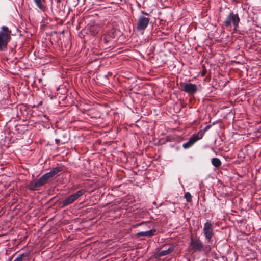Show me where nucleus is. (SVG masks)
I'll return each mask as SVG.
<instances>
[{
	"label": "nucleus",
	"mask_w": 261,
	"mask_h": 261,
	"mask_svg": "<svg viewBox=\"0 0 261 261\" xmlns=\"http://www.w3.org/2000/svg\"><path fill=\"white\" fill-rule=\"evenodd\" d=\"M30 254V251H26L19 255L13 261H25Z\"/></svg>",
	"instance_id": "obj_11"
},
{
	"label": "nucleus",
	"mask_w": 261,
	"mask_h": 261,
	"mask_svg": "<svg viewBox=\"0 0 261 261\" xmlns=\"http://www.w3.org/2000/svg\"><path fill=\"white\" fill-rule=\"evenodd\" d=\"M42 0H34L36 6L42 11H44L45 10V7L42 4Z\"/></svg>",
	"instance_id": "obj_13"
},
{
	"label": "nucleus",
	"mask_w": 261,
	"mask_h": 261,
	"mask_svg": "<svg viewBox=\"0 0 261 261\" xmlns=\"http://www.w3.org/2000/svg\"><path fill=\"white\" fill-rule=\"evenodd\" d=\"M190 247L194 252L200 251L203 248V244L199 240H194L191 238Z\"/></svg>",
	"instance_id": "obj_7"
},
{
	"label": "nucleus",
	"mask_w": 261,
	"mask_h": 261,
	"mask_svg": "<svg viewBox=\"0 0 261 261\" xmlns=\"http://www.w3.org/2000/svg\"><path fill=\"white\" fill-rule=\"evenodd\" d=\"M46 182L47 181L46 179L43 177V176H42L37 181L32 182L30 184V189L32 190H35L37 189L38 188L44 185Z\"/></svg>",
	"instance_id": "obj_9"
},
{
	"label": "nucleus",
	"mask_w": 261,
	"mask_h": 261,
	"mask_svg": "<svg viewBox=\"0 0 261 261\" xmlns=\"http://www.w3.org/2000/svg\"><path fill=\"white\" fill-rule=\"evenodd\" d=\"M239 22L240 18L238 14L237 13L235 14L231 11L226 17L224 22V24L227 27H230L232 24L234 29H236L238 27Z\"/></svg>",
	"instance_id": "obj_2"
},
{
	"label": "nucleus",
	"mask_w": 261,
	"mask_h": 261,
	"mask_svg": "<svg viewBox=\"0 0 261 261\" xmlns=\"http://www.w3.org/2000/svg\"><path fill=\"white\" fill-rule=\"evenodd\" d=\"M185 197L188 202H189L191 201L192 196L189 192H188L185 193Z\"/></svg>",
	"instance_id": "obj_18"
},
{
	"label": "nucleus",
	"mask_w": 261,
	"mask_h": 261,
	"mask_svg": "<svg viewBox=\"0 0 261 261\" xmlns=\"http://www.w3.org/2000/svg\"><path fill=\"white\" fill-rule=\"evenodd\" d=\"M203 233L205 239L210 242L214 234L213 225L211 222L207 220L204 224Z\"/></svg>",
	"instance_id": "obj_4"
},
{
	"label": "nucleus",
	"mask_w": 261,
	"mask_h": 261,
	"mask_svg": "<svg viewBox=\"0 0 261 261\" xmlns=\"http://www.w3.org/2000/svg\"><path fill=\"white\" fill-rule=\"evenodd\" d=\"M201 134L202 133L193 134L187 142L183 144V148L188 149L192 146L196 141L201 139Z\"/></svg>",
	"instance_id": "obj_5"
},
{
	"label": "nucleus",
	"mask_w": 261,
	"mask_h": 261,
	"mask_svg": "<svg viewBox=\"0 0 261 261\" xmlns=\"http://www.w3.org/2000/svg\"><path fill=\"white\" fill-rule=\"evenodd\" d=\"M43 177L46 179V180L47 181V180L50 179V178H52L54 176L53 173H51V171L47 172L44 174L43 175Z\"/></svg>",
	"instance_id": "obj_16"
},
{
	"label": "nucleus",
	"mask_w": 261,
	"mask_h": 261,
	"mask_svg": "<svg viewBox=\"0 0 261 261\" xmlns=\"http://www.w3.org/2000/svg\"><path fill=\"white\" fill-rule=\"evenodd\" d=\"M55 141H56V143H57V144H59V142H60V140H59V139H56L55 140Z\"/></svg>",
	"instance_id": "obj_19"
},
{
	"label": "nucleus",
	"mask_w": 261,
	"mask_h": 261,
	"mask_svg": "<svg viewBox=\"0 0 261 261\" xmlns=\"http://www.w3.org/2000/svg\"><path fill=\"white\" fill-rule=\"evenodd\" d=\"M11 31L6 26H3L0 30V51L7 49L11 39Z\"/></svg>",
	"instance_id": "obj_1"
},
{
	"label": "nucleus",
	"mask_w": 261,
	"mask_h": 261,
	"mask_svg": "<svg viewBox=\"0 0 261 261\" xmlns=\"http://www.w3.org/2000/svg\"><path fill=\"white\" fill-rule=\"evenodd\" d=\"M198 90L197 86L192 83H186L182 86V90L189 95H193Z\"/></svg>",
	"instance_id": "obj_6"
},
{
	"label": "nucleus",
	"mask_w": 261,
	"mask_h": 261,
	"mask_svg": "<svg viewBox=\"0 0 261 261\" xmlns=\"http://www.w3.org/2000/svg\"><path fill=\"white\" fill-rule=\"evenodd\" d=\"M155 232H156V230L154 229H151L148 231H141V232H138L137 233V236L138 237L145 236V237H149L153 236L155 234Z\"/></svg>",
	"instance_id": "obj_10"
},
{
	"label": "nucleus",
	"mask_w": 261,
	"mask_h": 261,
	"mask_svg": "<svg viewBox=\"0 0 261 261\" xmlns=\"http://www.w3.org/2000/svg\"><path fill=\"white\" fill-rule=\"evenodd\" d=\"M85 190L84 189H82L69 195L62 201L61 203L62 206L65 207L71 204L80 197L82 196L85 193Z\"/></svg>",
	"instance_id": "obj_3"
},
{
	"label": "nucleus",
	"mask_w": 261,
	"mask_h": 261,
	"mask_svg": "<svg viewBox=\"0 0 261 261\" xmlns=\"http://www.w3.org/2000/svg\"><path fill=\"white\" fill-rule=\"evenodd\" d=\"M211 126H212L211 125H207L203 129L200 130L197 133H202V134H201V138H202L203 137L204 133H205V132L207 131V130H208L211 127Z\"/></svg>",
	"instance_id": "obj_17"
},
{
	"label": "nucleus",
	"mask_w": 261,
	"mask_h": 261,
	"mask_svg": "<svg viewBox=\"0 0 261 261\" xmlns=\"http://www.w3.org/2000/svg\"><path fill=\"white\" fill-rule=\"evenodd\" d=\"M62 171V168L59 167H57L53 168L50 171L53 173V175L55 176L58 173Z\"/></svg>",
	"instance_id": "obj_15"
},
{
	"label": "nucleus",
	"mask_w": 261,
	"mask_h": 261,
	"mask_svg": "<svg viewBox=\"0 0 261 261\" xmlns=\"http://www.w3.org/2000/svg\"><path fill=\"white\" fill-rule=\"evenodd\" d=\"M172 251V249L171 248H169L167 250H162L159 253V256H162L166 255L169 254Z\"/></svg>",
	"instance_id": "obj_14"
},
{
	"label": "nucleus",
	"mask_w": 261,
	"mask_h": 261,
	"mask_svg": "<svg viewBox=\"0 0 261 261\" xmlns=\"http://www.w3.org/2000/svg\"><path fill=\"white\" fill-rule=\"evenodd\" d=\"M149 19L144 16L140 17L137 23V29L139 31H143L148 26Z\"/></svg>",
	"instance_id": "obj_8"
},
{
	"label": "nucleus",
	"mask_w": 261,
	"mask_h": 261,
	"mask_svg": "<svg viewBox=\"0 0 261 261\" xmlns=\"http://www.w3.org/2000/svg\"><path fill=\"white\" fill-rule=\"evenodd\" d=\"M212 164L215 167H219L221 165V162L218 158H214L212 159Z\"/></svg>",
	"instance_id": "obj_12"
}]
</instances>
